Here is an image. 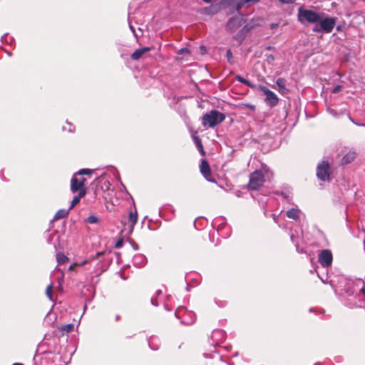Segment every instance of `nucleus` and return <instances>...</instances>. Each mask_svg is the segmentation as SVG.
Listing matches in <instances>:
<instances>
[{"label":"nucleus","instance_id":"f257e3e1","mask_svg":"<svg viewBox=\"0 0 365 365\" xmlns=\"http://www.w3.org/2000/svg\"><path fill=\"white\" fill-rule=\"evenodd\" d=\"M272 176V173L269 168L263 165L260 170H257L250 174L248 184L249 189L257 190L266 180H269Z\"/></svg>","mask_w":365,"mask_h":365},{"label":"nucleus","instance_id":"f03ea898","mask_svg":"<svg viewBox=\"0 0 365 365\" xmlns=\"http://www.w3.org/2000/svg\"><path fill=\"white\" fill-rule=\"evenodd\" d=\"M225 116L218 110H212L203 115L202 124L204 127L214 128L224 121Z\"/></svg>","mask_w":365,"mask_h":365},{"label":"nucleus","instance_id":"7ed1b4c3","mask_svg":"<svg viewBox=\"0 0 365 365\" xmlns=\"http://www.w3.org/2000/svg\"><path fill=\"white\" fill-rule=\"evenodd\" d=\"M336 22V18L334 17H325L322 18L320 16V20L317 21V24L312 29V31L316 33H326L329 34L332 31Z\"/></svg>","mask_w":365,"mask_h":365},{"label":"nucleus","instance_id":"20e7f679","mask_svg":"<svg viewBox=\"0 0 365 365\" xmlns=\"http://www.w3.org/2000/svg\"><path fill=\"white\" fill-rule=\"evenodd\" d=\"M320 14L314 11L304 9L300 7L298 9V20L302 24L307 23L317 24V21L320 20Z\"/></svg>","mask_w":365,"mask_h":365},{"label":"nucleus","instance_id":"39448f33","mask_svg":"<svg viewBox=\"0 0 365 365\" xmlns=\"http://www.w3.org/2000/svg\"><path fill=\"white\" fill-rule=\"evenodd\" d=\"M175 315L177 318L181 319L182 324L186 325L192 324L195 320V314L190 311H187L183 307H178L175 312Z\"/></svg>","mask_w":365,"mask_h":365},{"label":"nucleus","instance_id":"423d86ee","mask_svg":"<svg viewBox=\"0 0 365 365\" xmlns=\"http://www.w3.org/2000/svg\"><path fill=\"white\" fill-rule=\"evenodd\" d=\"M92 173L90 169H81L78 173H75L71 180V190L72 192L75 193L78 191L80 192L81 190H86L85 187L80 185L78 180H77L78 175H91Z\"/></svg>","mask_w":365,"mask_h":365},{"label":"nucleus","instance_id":"0eeeda50","mask_svg":"<svg viewBox=\"0 0 365 365\" xmlns=\"http://www.w3.org/2000/svg\"><path fill=\"white\" fill-rule=\"evenodd\" d=\"M245 19L242 14H238L237 15L230 18L226 25V29L229 32L236 31L244 23Z\"/></svg>","mask_w":365,"mask_h":365},{"label":"nucleus","instance_id":"6e6552de","mask_svg":"<svg viewBox=\"0 0 365 365\" xmlns=\"http://www.w3.org/2000/svg\"><path fill=\"white\" fill-rule=\"evenodd\" d=\"M259 88L265 95L266 97H265L264 101L267 105L273 107L278 103V101H279L278 97L274 92H272V91L268 89L266 86H262V85H260L259 86Z\"/></svg>","mask_w":365,"mask_h":365},{"label":"nucleus","instance_id":"1a4fd4ad","mask_svg":"<svg viewBox=\"0 0 365 365\" xmlns=\"http://www.w3.org/2000/svg\"><path fill=\"white\" fill-rule=\"evenodd\" d=\"M317 176L322 181L329 180V165L328 162L322 161L318 165L317 168Z\"/></svg>","mask_w":365,"mask_h":365},{"label":"nucleus","instance_id":"9d476101","mask_svg":"<svg viewBox=\"0 0 365 365\" xmlns=\"http://www.w3.org/2000/svg\"><path fill=\"white\" fill-rule=\"evenodd\" d=\"M318 261L323 267H330L333 261V255L331 250H322L319 254Z\"/></svg>","mask_w":365,"mask_h":365},{"label":"nucleus","instance_id":"9b49d317","mask_svg":"<svg viewBox=\"0 0 365 365\" xmlns=\"http://www.w3.org/2000/svg\"><path fill=\"white\" fill-rule=\"evenodd\" d=\"M225 3L232 5V7L239 11L243 6L248 4H256L260 0H222Z\"/></svg>","mask_w":365,"mask_h":365},{"label":"nucleus","instance_id":"f8f14e48","mask_svg":"<svg viewBox=\"0 0 365 365\" xmlns=\"http://www.w3.org/2000/svg\"><path fill=\"white\" fill-rule=\"evenodd\" d=\"M200 168V172H201L202 175L204 176V178L208 181H212V179L210 178V176H211L210 168L208 163L205 160H202L201 161Z\"/></svg>","mask_w":365,"mask_h":365},{"label":"nucleus","instance_id":"ddd939ff","mask_svg":"<svg viewBox=\"0 0 365 365\" xmlns=\"http://www.w3.org/2000/svg\"><path fill=\"white\" fill-rule=\"evenodd\" d=\"M60 235L57 231H53L50 233L47 237L48 243L53 245L54 248L56 250L57 246L59 245Z\"/></svg>","mask_w":365,"mask_h":365},{"label":"nucleus","instance_id":"4468645a","mask_svg":"<svg viewBox=\"0 0 365 365\" xmlns=\"http://www.w3.org/2000/svg\"><path fill=\"white\" fill-rule=\"evenodd\" d=\"M147 262L146 257L142 254L135 255L133 258V263L136 267H141Z\"/></svg>","mask_w":365,"mask_h":365},{"label":"nucleus","instance_id":"2eb2a0df","mask_svg":"<svg viewBox=\"0 0 365 365\" xmlns=\"http://www.w3.org/2000/svg\"><path fill=\"white\" fill-rule=\"evenodd\" d=\"M151 50L150 47H143L139 49L135 50L131 55V58L133 60L137 61L141 58V56L145 53L146 52Z\"/></svg>","mask_w":365,"mask_h":365},{"label":"nucleus","instance_id":"dca6fc26","mask_svg":"<svg viewBox=\"0 0 365 365\" xmlns=\"http://www.w3.org/2000/svg\"><path fill=\"white\" fill-rule=\"evenodd\" d=\"M356 153L354 151H349L344 155L341 159L342 164H348L351 163L356 158Z\"/></svg>","mask_w":365,"mask_h":365},{"label":"nucleus","instance_id":"f3484780","mask_svg":"<svg viewBox=\"0 0 365 365\" xmlns=\"http://www.w3.org/2000/svg\"><path fill=\"white\" fill-rule=\"evenodd\" d=\"M86 190H81L80 192H78V195L73 197V200L71 202V205H70L68 209L70 210L71 209H73L76 206V205H77L79 202L81 198L83 197L86 195Z\"/></svg>","mask_w":365,"mask_h":365},{"label":"nucleus","instance_id":"a211bd4d","mask_svg":"<svg viewBox=\"0 0 365 365\" xmlns=\"http://www.w3.org/2000/svg\"><path fill=\"white\" fill-rule=\"evenodd\" d=\"M300 210L297 207H293L287 212V217L293 220H297L299 217Z\"/></svg>","mask_w":365,"mask_h":365},{"label":"nucleus","instance_id":"6ab92c4d","mask_svg":"<svg viewBox=\"0 0 365 365\" xmlns=\"http://www.w3.org/2000/svg\"><path fill=\"white\" fill-rule=\"evenodd\" d=\"M69 211V209H61L58 210L53 217V220H59L66 217L68 215Z\"/></svg>","mask_w":365,"mask_h":365},{"label":"nucleus","instance_id":"aec40b11","mask_svg":"<svg viewBox=\"0 0 365 365\" xmlns=\"http://www.w3.org/2000/svg\"><path fill=\"white\" fill-rule=\"evenodd\" d=\"M192 140L198 150L201 153L202 155H204L205 152L203 150V146L200 138L197 135H192Z\"/></svg>","mask_w":365,"mask_h":365},{"label":"nucleus","instance_id":"412c9836","mask_svg":"<svg viewBox=\"0 0 365 365\" xmlns=\"http://www.w3.org/2000/svg\"><path fill=\"white\" fill-rule=\"evenodd\" d=\"M129 220L131 222V227L133 228L134 225L136 224L138 220V214L137 211L135 210L134 212H130L129 214Z\"/></svg>","mask_w":365,"mask_h":365},{"label":"nucleus","instance_id":"4be33fe9","mask_svg":"<svg viewBox=\"0 0 365 365\" xmlns=\"http://www.w3.org/2000/svg\"><path fill=\"white\" fill-rule=\"evenodd\" d=\"M218 6L217 5H211L209 7L205 8V12L209 15H214L217 11Z\"/></svg>","mask_w":365,"mask_h":365},{"label":"nucleus","instance_id":"5701e85b","mask_svg":"<svg viewBox=\"0 0 365 365\" xmlns=\"http://www.w3.org/2000/svg\"><path fill=\"white\" fill-rule=\"evenodd\" d=\"M56 260L58 263L60 264L67 262L68 260V258L63 253L58 252L56 254Z\"/></svg>","mask_w":365,"mask_h":365},{"label":"nucleus","instance_id":"b1692460","mask_svg":"<svg viewBox=\"0 0 365 365\" xmlns=\"http://www.w3.org/2000/svg\"><path fill=\"white\" fill-rule=\"evenodd\" d=\"M73 329L74 325L73 324H64L60 327V330L66 333L71 332L73 330Z\"/></svg>","mask_w":365,"mask_h":365},{"label":"nucleus","instance_id":"393cba45","mask_svg":"<svg viewBox=\"0 0 365 365\" xmlns=\"http://www.w3.org/2000/svg\"><path fill=\"white\" fill-rule=\"evenodd\" d=\"M345 292L349 296L354 295L355 290L354 289V287L352 285V283L348 282L345 287Z\"/></svg>","mask_w":365,"mask_h":365},{"label":"nucleus","instance_id":"a878e982","mask_svg":"<svg viewBox=\"0 0 365 365\" xmlns=\"http://www.w3.org/2000/svg\"><path fill=\"white\" fill-rule=\"evenodd\" d=\"M290 240L294 244L296 247V250L298 252H303V249H299V241L296 239L293 233L290 234Z\"/></svg>","mask_w":365,"mask_h":365},{"label":"nucleus","instance_id":"bb28decb","mask_svg":"<svg viewBox=\"0 0 365 365\" xmlns=\"http://www.w3.org/2000/svg\"><path fill=\"white\" fill-rule=\"evenodd\" d=\"M236 79H237L239 82H240V83H243V84H245V85H246V86H249V87H251V88L254 87V85H253L250 81H249L246 80L245 78H243L242 76H241L237 75V76H236Z\"/></svg>","mask_w":365,"mask_h":365},{"label":"nucleus","instance_id":"cd10ccee","mask_svg":"<svg viewBox=\"0 0 365 365\" xmlns=\"http://www.w3.org/2000/svg\"><path fill=\"white\" fill-rule=\"evenodd\" d=\"M286 81L284 78H279L277 79L276 84L279 87V91L285 90Z\"/></svg>","mask_w":365,"mask_h":365},{"label":"nucleus","instance_id":"c85d7f7f","mask_svg":"<svg viewBox=\"0 0 365 365\" xmlns=\"http://www.w3.org/2000/svg\"><path fill=\"white\" fill-rule=\"evenodd\" d=\"M52 289H53V285L51 284L48 285L46 287V294L51 301H53Z\"/></svg>","mask_w":365,"mask_h":365},{"label":"nucleus","instance_id":"c756f323","mask_svg":"<svg viewBox=\"0 0 365 365\" xmlns=\"http://www.w3.org/2000/svg\"><path fill=\"white\" fill-rule=\"evenodd\" d=\"M224 335V332L222 330H220V329H216L215 330L212 334V338L213 339V340L215 339V338H217V336H220V337H222Z\"/></svg>","mask_w":365,"mask_h":365},{"label":"nucleus","instance_id":"7c9ffc66","mask_svg":"<svg viewBox=\"0 0 365 365\" xmlns=\"http://www.w3.org/2000/svg\"><path fill=\"white\" fill-rule=\"evenodd\" d=\"M86 222L89 224H95L98 222V218L95 215H90L86 219Z\"/></svg>","mask_w":365,"mask_h":365},{"label":"nucleus","instance_id":"2f4dec72","mask_svg":"<svg viewBox=\"0 0 365 365\" xmlns=\"http://www.w3.org/2000/svg\"><path fill=\"white\" fill-rule=\"evenodd\" d=\"M156 339H157L155 337H151L148 341L149 346L153 350H157L158 349V346H155V344H154Z\"/></svg>","mask_w":365,"mask_h":365},{"label":"nucleus","instance_id":"473e14b6","mask_svg":"<svg viewBox=\"0 0 365 365\" xmlns=\"http://www.w3.org/2000/svg\"><path fill=\"white\" fill-rule=\"evenodd\" d=\"M226 57H227V61L230 62V63H232V58H233V56H232V53L230 50H227V52H226Z\"/></svg>","mask_w":365,"mask_h":365},{"label":"nucleus","instance_id":"72a5a7b5","mask_svg":"<svg viewBox=\"0 0 365 365\" xmlns=\"http://www.w3.org/2000/svg\"><path fill=\"white\" fill-rule=\"evenodd\" d=\"M77 180H78L80 185H82L84 187V184L86 182V178L83 175H78Z\"/></svg>","mask_w":365,"mask_h":365},{"label":"nucleus","instance_id":"f704fd0d","mask_svg":"<svg viewBox=\"0 0 365 365\" xmlns=\"http://www.w3.org/2000/svg\"><path fill=\"white\" fill-rule=\"evenodd\" d=\"M123 245V240L122 238H120L115 242V247L120 248V247H122Z\"/></svg>","mask_w":365,"mask_h":365},{"label":"nucleus","instance_id":"c9c22d12","mask_svg":"<svg viewBox=\"0 0 365 365\" xmlns=\"http://www.w3.org/2000/svg\"><path fill=\"white\" fill-rule=\"evenodd\" d=\"M129 28H130V31L133 32L135 37L138 38L139 34L135 32L134 26L130 22H129Z\"/></svg>","mask_w":365,"mask_h":365},{"label":"nucleus","instance_id":"e433bc0d","mask_svg":"<svg viewBox=\"0 0 365 365\" xmlns=\"http://www.w3.org/2000/svg\"><path fill=\"white\" fill-rule=\"evenodd\" d=\"M341 88H342V87H341V86H339V85L336 86L333 89L332 93H337V92L340 91H341Z\"/></svg>","mask_w":365,"mask_h":365},{"label":"nucleus","instance_id":"4c0bfd02","mask_svg":"<svg viewBox=\"0 0 365 365\" xmlns=\"http://www.w3.org/2000/svg\"><path fill=\"white\" fill-rule=\"evenodd\" d=\"M102 255H103V252H97L94 256H92L91 258V259H95L99 257L100 256H101Z\"/></svg>","mask_w":365,"mask_h":365},{"label":"nucleus","instance_id":"58836bf2","mask_svg":"<svg viewBox=\"0 0 365 365\" xmlns=\"http://www.w3.org/2000/svg\"><path fill=\"white\" fill-rule=\"evenodd\" d=\"M295 0H279L280 2L283 3V4H292L294 1Z\"/></svg>","mask_w":365,"mask_h":365},{"label":"nucleus","instance_id":"ea45409f","mask_svg":"<svg viewBox=\"0 0 365 365\" xmlns=\"http://www.w3.org/2000/svg\"><path fill=\"white\" fill-rule=\"evenodd\" d=\"M327 110H328V112H329L331 115H334V116H336V112L334 110L331 109V108H328V109H327Z\"/></svg>","mask_w":365,"mask_h":365},{"label":"nucleus","instance_id":"a19ab883","mask_svg":"<svg viewBox=\"0 0 365 365\" xmlns=\"http://www.w3.org/2000/svg\"><path fill=\"white\" fill-rule=\"evenodd\" d=\"M350 120L356 125L358 126H361V127H365V123H356L355 122L353 119L350 118Z\"/></svg>","mask_w":365,"mask_h":365},{"label":"nucleus","instance_id":"79ce46f5","mask_svg":"<svg viewBox=\"0 0 365 365\" xmlns=\"http://www.w3.org/2000/svg\"><path fill=\"white\" fill-rule=\"evenodd\" d=\"M151 303L154 306H158V303L157 300L155 299H154V298L151 299Z\"/></svg>","mask_w":365,"mask_h":365},{"label":"nucleus","instance_id":"37998d69","mask_svg":"<svg viewBox=\"0 0 365 365\" xmlns=\"http://www.w3.org/2000/svg\"><path fill=\"white\" fill-rule=\"evenodd\" d=\"M272 216L274 222L277 223L278 217L275 214H272Z\"/></svg>","mask_w":365,"mask_h":365},{"label":"nucleus","instance_id":"c03bdc74","mask_svg":"<svg viewBox=\"0 0 365 365\" xmlns=\"http://www.w3.org/2000/svg\"><path fill=\"white\" fill-rule=\"evenodd\" d=\"M76 265V263L73 264H71L69 268H68V270H73L74 267Z\"/></svg>","mask_w":365,"mask_h":365},{"label":"nucleus","instance_id":"a18cd8bd","mask_svg":"<svg viewBox=\"0 0 365 365\" xmlns=\"http://www.w3.org/2000/svg\"><path fill=\"white\" fill-rule=\"evenodd\" d=\"M187 48H181L180 51H179V53H183L184 51H187Z\"/></svg>","mask_w":365,"mask_h":365},{"label":"nucleus","instance_id":"49530a36","mask_svg":"<svg viewBox=\"0 0 365 365\" xmlns=\"http://www.w3.org/2000/svg\"><path fill=\"white\" fill-rule=\"evenodd\" d=\"M157 296H159L162 294V291L160 289H158L155 292Z\"/></svg>","mask_w":365,"mask_h":365},{"label":"nucleus","instance_id":"de8ad7c7","mask_svg":"<svg viewBox=\"0 0 365 365\" xmlns=\"http://www.w3.org/2000/svg\"><path fill=\"white\" fill-rule=\"evenodd\" d=\"M212 0H203L204 2L205 3H210L211 2Z\"/></svg>","mask_w":365,"mask_h":365},{"label":"nucleus","instance_id":"09e8293b","mask_svg":"<svg viewBox=\"0 0 365 365\" xmlns=\"http://www.w3.org/2000/svg\"><path fill=\"white\" fill-rule=\"evenodd\" d=\"M5 38H6V36H1V41H7L5 39Z\"/></svg>","mask_w":365,"mask_h":365},{"label":"nucleus","instance_id":"8fccbe9b","mask_svg":"<svg viewBox=\"0 0 365 365\" xmlns=\"http://www.w3.org/2000/svg\"><path fill=\"white\" fill-rule=\"evenodd\" d=\"M119 319H120V316H119V315H117V316L115 317V319L118 321Z\"/></svg>","mask_w":365,"mask_h":365},{"label":"nucleus","instance_id":"3c124183","mask_svg":"<svg viewBox=\"0 0 365 365\" xmlns=\"http://www.w3.org/2000/svg\"><path fill=\"white\" fill-rule=\"evenodd\" d=\"M282 195H283V197H288V196H287L286 194H284V192H282Z\"/></svg>","mask_w":365,"mask_h":365},{"label":"nucleus","instance_id":"603ef678","mask_svg":"<svg viewBox=\"0 0 365 365\" xmlns=\"http://www.w3.org/2000/svg\"><path fill=\"white\" fill-rule=\"evenodd\" d=\"M13 365H24V364H20V363H15V364H14Z\"/></svg>","mask_w":365,"mask_h":365},{"label":"nucleus","instance_id":"864d4df0","mask_svg":"<svg viewBox=\"0 0 365 365\" xmlns=\"http://www.w3.org/2000/svg\"><path fill=\"white\" fill-rule=\"evenodd\" d=\"M133 248H134L135 250H138V246H137V245H136V246L133 245Z\"/></svg>","mask_w":365,"mask_h":365},{"label":"nucleus","instance_id":"5fc2aeb1","mask_svg":"<svg viewBox=\"0 0 365 365\" xmlns=\"http://www.w3.org/2000/svg\"><path fill=\"white\" fill-rule=\"evenodd\" d=\"M86 263V261H83L81 264V265H84Z\"/></svg>","mask_w":365,"mask_h":365},{"label":"nucleus","instance_id":"6e6d98bb","mask_svg":"<svg viewBox=\"0 0 365 365\" xmlns=\"http://www.w3.org/2000/svg\"><path fill=\"white\" fill-rule=\"evenodd\" d=\"M314 365H322V364H320V363H317V364H315Z\"/></svg>","mask_w":365,"mask_h":365},{"label":"nucleus","instance_id":"4d7b16f0","mask_svg":"<svg viewBox=\"0 0 365 365\" xmlns=\"http://www.w3.org/2000/svg\"><path fill=\"white\" fill-rule=\"evenodd\" d=\"M336 29H337V31H339L340 30V27L337 26Z\"/></svg>","mask_w":365,"mask_h":365},{"label":"nucleus","instance_id":"13d9d810","mask_svg":"<svg viewBox=\"0 0 365 365\" xmlns=\"http://www.w3.org/2000/svg\"><path fill=\"white\" fill-rule=\"evenodd\" d=\"M139 31L140 32V35L142 34V31H141V29H139Z\"/></svg>","mask_w":365,"mask_h":365},{"label":"nucleus","instance_id":"bf43d9fd","mask_svg":"<svg viewBox=\"0 0 365 365\" xmlns=\"http://www.w3.org/2000/svg\"><path fill=\"white\" fill-rule=\"evenodd\" d=\"M68 131H69V132H73V130H72V129H71V128H70V129L68 130Z\"/></svg>","mask_w":365,"mask_h":365},{"label":"nucleus","instance_id":"052dcab7","mask_svg":"<svg viewBox=\"0 0 365 365\" xmlns=\"http://www.w3.org/2000/svg\"><path fill=\"white\" fill-rule=\"evenodd\" d=\"M364 24H365V18H364Z\"/></svg>","mask_w":365,"mask_h":365}]
</instances>
